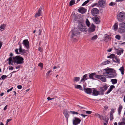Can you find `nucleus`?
Here are the masks:
<instances>
[{"mask_svg": "<svg viewBox=\"0 0 125 125\" xmlns=\"http://www.w3.org/2000/svg\"><path fill=\"white\" fill-rule=\"evenodd\" d=\"M125 13L124 11L120 12L117 16V19L119 21L122 22L125 20Z\"/></svg>", "mask_w": 125, "mask_h": 125, "instance_id": "2", "label": "nucleus"}, {"mask_svg": "<svg viewBox=\"0 0 125 125\" xmlns=\"http://www.w3.org/2000/svg\"><path fill=\"white\" fill-rule=\"evenodd\" d=\"M86 113L87 114H91L92 113V112L90 111H86Z\"/></svg>", "mask_w": 125, "mask_h": 125, "instance_id": "55", "label": "nucleus"}, {"mask_svg": "<svg viewBox=\"0 0 125 125\" xmlns=\"http://www.w3.org/2000/svg\"><path fill=\"white\" fill-rule=\"evenodd\" d=\"M111 58H115V55L114 54H112L110 55Z\"/></svg>", "mask_w": 125, "mask_h": 125, "instance_id": "50", "label": "nucleus"}, {"mask_svg": "<svg viewBox=\"0 0 125 125\" xmlns=\"http://www.w3.org/2000/svg\"><path fill=\"white\" fill-rule=\"evenodd\" d=\"M52 72V71L51 70L48 71L46 73V76H48L49 75H51L52 74L51 73Z\"/></svg>", "mask_w": 125, "mask_h": 125, "instance_id": "34", "label": "nucleus"}, {"mask_svg": "<svg viewBox=\"0 0 125 125\" xmlns=\"http://www.w3.org/2000/svg\"><path fill=\"white\" fill-rule=\"evenodd\" d=\"M110 35H108L105 37V40H110L111 39V37Z\"/></svg>", "mask_w": 125, "mask_h": 125, "instance_id": "35", "label": "nucleus"}, {"mask_svg": "<svg viewBox=\"0 0 125 125\" xmlns=\"http://www.w3.org/2000/svg\"><path fill=\"white\" fill-rule=\"evenodd\" d=\"M7 60H9V61L12 62V58L11 57H10Z\"/></svg>", "mask_w": 125, "mask_h": 125, "instance_id": "61", "label": "nucleus"}, {"mask_svg": "<svg viewBox=\"0 0 125 125\" xmlns=\"http://www.w3.org/2000/svg\"><path fill=\"white\" fill-rule=\"evenodd\" d=\"M106 4L105 0H100L98 1V7L104 8L106 6Z\"/></svg>", "mask_w": 125, "mask_h": 125, "instance_id": "5", "label": "nucleus"}, {"mask_svg": "<svg viewBox=\"0 0 125 125\" xmlns=\"http://www.w3.org/2000/svg\"><path fill=\"white\" fill-rule=\"evenodd\" d=\"M122 120L123 121L122 122L125 123V118H123Z\"/></svg>", "mask_w": 125, "mask_h": 125, "instance_id": "64", "label": "nucleus"}, {"mask_svg": "<svg viewBox=\"0 0 125 125\" xmlns=\"http://www.w3.org/2000/svg\"><path fill=\"white\" fill-rule=\"evenodd\" d=\"M110 120H113V119H114L113 115V114H110Z\"/></svg>", "mask_w": 125, "mask_h": 125, "instance_id": "46", "label": "nucleus"}, {"mask_svg": "<svg viewBox=\"0 0 125 125\" xmlns=\"http://www.w3.org/2000/svg\"><path fill=\"white\" fill-rule=\"evenodd\" d=\"M38 66L42 68L43 67V64L42 63L40 62L39 63Z\"/></svg>", "mask_w": 125, "mask_h": 125, "instance_id": "48", "label": "nucleus"}, {"mask_svg": "<svg viewBox=\"0 0 125 125\" xmlns=\"http://www.w3.org/2000/svg\"><path fill=\"white\" fill-rule=\"evenodd\" d=\"M108 106L107 105H106L104 107V109L106 110L108 109Z\"/></svg>", "mask_w": 125, "mask_h": 125, "instance_id": "57", "label": "nucleus"}, {"mask_svg": "<svg viewBox=\"0 0 125 125\" xmlns=\"http://www.w3.org/2000/svg\"><path fill=\"white\" fill-rule=\"evenodd\" d=\"M70 112L72 114H76L77 115L79 114V113L77 112H75L74 111H70Z\"/></svg>", "mask_w": 125, "mask_h": 125, "instance_id": "45", "label": "nucleus"}, {"mask_svg": "<svg viewBox=\"0 0 125 125\" xmlns=\"http://www.w3.org/2000/svg\"><path fill=\"white\" fill-rule=\"evenodd\" d=\"M115 112V110L113 109H111V111L110 112V114H112Z\"/></svg>", "mask_w": 125, "mask_h": 125, "instance_id": "52", "label": "nucleus"}, {"mask_svg": "<svg viewBox=\"0 0 125 125\" xmlns=\"http://www.w3.org/2000/svg\"><path fill=\"white\" fill-rule=\"evenodd\" d=\"M103 76V75H102L99 74V75H95V77L96 78H97L100 80V79H101V77H102Z\"/></svg>", "mask_w": 125, "mask_h": 125, "instance_id": "30", "label": "nucleus"}, {"mask_svg": "<svg viewBox=\"0 0 125 125\" xmlns=\"http://www.w3.org/2000/svg\"><path fill=\"white\" fill-rule=\"evenodd\" d=\"M122 108L123 107L122 105H120L119 108H118V113L119 115H120L121 114V111Z\"/></svg>", "mask_w": 125, "mask_h": 125, "instance_id": "23", "label": "nucleus"}, {"mask_svg": "<svg viewBox=\"0 0 125 125\" xmlns=\"http://www.w3.org/2000/svg\"><path fill=\"white\" fill-rule=\"evenodd\" d=\"M74 81L76 82L79 81L80 79V78L79 77H74Z\"/></svg>", "mask_w": 125, "mask_h": 125, "instance_id": "38", "label": "nucleus"}, {"mask_svg": "<svg viewBox=\"0 0 125 125\" xmlns=\"http://www.w3.org/2000/svg\"><path fill=\"white\" fill-rule=\"evenodd\" d=\"M112 83L113 84H114L117 83V80L116 79H112L111 80Z\"/></svg>", "mask_w": 125, "mask_h": 125, "instance_id": "26", "label": "nucleus"}, {"mask_svg": "<svg viewBox=\"0 0 125 125\" xmlns=\"http://www.w3.org/2000/svg\"><path fill=\"white\" fill-rule=\"evenodd\" d=\"M19 50V52H20L22 53L23 54L26 53V50L24 49H21V48Z\"/></svg>", "mask_w": 125, "mask_h": 125, "instance_id": "37", "label": "nucleus"}, {"mask_svg": "<svg viewBox=\"0 0 125 125\" xmlns=\"http://www.w3.org/2000/svg\"><path fill=\"white\" fill-rule=\"evenodd\" d=\"M86 23L88 26L89 27L90 25V23L88 19H87L86 21Z\"/></svg>", "mask_w": 125, "mask_h": 125, "instance_id": "43", "label": "nucleus"}, {"mask_svg": "<svg viewBox=\"0 0 125 125\" xmlns=\"http://www.w3.org/2000/svg\"><path fill=\"white\" fill-rule=\"evenodd\" d=\"M115 88V86L113 85H111L110 88L108 89V90L106 93V94H107L109 93L111 91L113 90V88Z\"/></svg>", "mask_w": 125, "mask_h": 125, "instance_id": "16", "label": "nucleus"}, {"mask_svg": "<svg viewBox=\"0 0 125 125\" xmlns=\"http://www.w3.org/2000/svg\"><path fill=\"white\" fill-rule=\"evenodd\" d=\"M119 26L120 27H125V25L124 22H122L119 24Z\"/></svg>", "mask_w": 125, "mask_h": 125, "instance_id": "40", "label": "nucleus"}, {"mask_svg": "<svg viewBox=\"0 0 125 125\" xmlns=\"http://www.w3.org/2000/svg\"><path fill=\"white\" fill-rule=\"evenodd\" d=\"M95 26L94 24H92L91 27L89 29V31L90 32L94 31L95 30Z\"/></svg>", "mask_w": 125, "mask_h": 125, "instance_id": "14", "label": "nucleus"}, {"mask_svg": "<svg viewBox=\"0 0 125 125\" xmlns=\"http://www.w3.org/2000/svg\"><path fill=\"white\" fill-rule=\"evenodd\" d=\"M78 10L79 12L82 14L85 13L86 11V10L83 7L79 8Z\"/></svg>", "mask_w": 125, "mask_h": 125, "instance_id": "11", "label": "nucleus"}, {"mask_svg": "<svg viewBox=\"0 0 125 125\" xmlns=\"http://www.w3.org/2000/svg\"><path fill=\"white\" fill-rule=\"evenodd\" d=\"M125 123L122 122L118 123V124L119 125H125Z\"/></svg>", "mask_w": 125, "mask_h": 125, "instance_id": "53", "label": "nucleus"}, {"mask_svg": "<svg viewBox=\"0 0 125 125\" xmlns=\"http://www.w3.org/2000/svg\"><path fill=\"white\" fill-rule=\"evenodd\" d=\"M75 88L77 89H79L80 90H82L83 88L80 85H77Z\"/></svg>", "mask_w": 125, "mask_h": 125, "instance_id": "36", "label": "nucleus"}, {"mask_svg": "<svg viewBox=\"0 0 125 125\" xmlns=\"http://www.w3.org/2000/svg\"><path fill=\"white\" fill-rule=\"evenodd\" d=\"M116 76V74L115 73H114L112 74L109 75L108 76L106 77L107 78H113Z\"/></svg>", "mask_w": 125, "mask_h": 125, "instance_id": "20", "label": "nucleus"}, {"mask_svg": "<svg viewBox=\"0 0 125 125\" xmlns=\"http://www.w3.org/2000/svg\"><path fill=\"white\" fill-rule=\"evenodd\" d=\"M89 0H87V1H85L83 3V4L82 5V6L85 5L86 4L88 3L89 2Z\"/></svg>", "mask_w": 125, "mask_h": 125, "instance_id": "42", "label": "nucleus"}, {"mask_svg": "<svg viewBox=\"0 0 125 125\" xmlns=\"http://www.w3.org/2000/svg\"><path fill=\"white\" fill-rule=\"evenodd\" d=\"M115 38L118 40H119L121 38L120 36L119 35H116L115 37Z\"/></svg>", "mask_w": 125, "mask_h": 125, "instance_id": "44", "label": "nucleus"}, {"mask_svg": "<svg viewBox=\"0 0 125 125\" xmlns=\"http://www.w3.org/2000/svg\"><path fill=\"white\" fill-rule=\"evenodd\" d=\"M96 74L95 73H93L89 74V77L90 79L93 80H94V79L93 78L94 75H96Z\"/></svg>", "mask_w": 125, "mask_h": 125, "instance_id": "22", "label": "nucleus"}, {"mask_svg": "<svg viewBox=\"0 0 125 125\" xmlns=\"http://www.w3.org/2000/svg\"><path fill=\"white\" fill-rule=\"evenodd\" d=\"M100 91H98L96 89H94L93 92V95L94 96H97L99 95L100 92Z\"/></svg>", "mask_w": 125, "mask_h": 125, "instance_id": "15", "label": "nucleus"}, {"mask_svg": "<svg viewBox=\"0 0 125 125\" xmlns=\"http://www.w3.org/2000/svg\"><path fill=\"white\" fill-rule=\"evenodd\" d=\"M78 27L80 31L85 32L87 31V30H86V27L85 26V25H83L82 22H80L79 23Z\"/></svg>", "mask_w": 125, "mask_h": 125, "instance_id": "3", "label": "nucleus"}, {"mask_svg": "<svg viewBox=\"0 0 125 125\" xmlns=\"http://www.w3.org/2000/svg\"><path fill=\"white\" fill-rule=\"evenodd\" d=\"M72 34L71 36V37L72 38H73L74 36L79 35L80 34L81 32L78 28L77 29L72 31Z\"/></svg>", "mask_w": 125, "mask_h": 125, "instance_id": "6", "label": "nucleus"}, {"mask_svg": "<svg viewBox=\"0 0 125 125\" xmlns=\"http://www.w3.org/2000/svg\"><path fill=\"white\" fill-rule=\"evenodd\" d=\"M124 68L122 66L120 68L119 70L121 72V74L123 75L124 74Z\"/></svg>", "mask_w": 125, "mask_h": 125, "instance_id": "27", "label": "nucleus"}, {"mask_svg": "<svg viewBox=\"0 0 125 125\" xmlns=\"http://www.w3.org/2000/svg\"><path fill=\"white\" fill-rule=\"evenodd\" d=\"M14 60V63H16L17 64L23 63L24 62V59L23 58L19 56H17L15 57H13Z\"/></svg>", "mask_w": 125, "mask_h": 125, "instance_id": "1", "label": "nucleus"}, {"mask_svg": "<svg viewBox=\"0 0 125 125\" xmlns=\"http://www.w3.org/2000/svg\"><path fill=\"white\" fill-rule=\"evenodd\" d=\"M99 10L96 8H94L93 9L91 10V13L93 16H95V15L99 13Z\"/></svg>", "mask_w": 125, "mask_h": 125, "instance_id": "9", "label": "nucleus"}, {"mask_svg": "<svg viewBox=\"0 0 125 125\" xmlns=\"http://www.w3.org/2000/svg\"><path fill=\"white\" fill-rule=\"evenodd\" d=\"M75 1L74 0H71L69 3V5L72 6L75 3Z\"/></svg>", "mask_w": 125, "mask_h": 125, "instance_id": "31", "label": "nucleus"}, {"mask_svg": "<svg viewBox=\"0 0 125 125\" xmlns=\"http://www.w3.org/2000/svg\"><path fill=\"white\" fill-rule=\"evenodd\" d=\"M101 81L103 82H105L106 81V79L105 77H101L100 79Z\"/></svg>", "mask_w": 125, "mask_h": 125, "instance_id": "28", "label": "nucleus"}, {"mask_svg": "<svg viewBox=\"0 0 125 125\" xmlns=\"http://www.w3.org/2000/svg\"><path fill=\"white\" fill-rule=\"evenodd\" d=\"M7 77V76H6V75H2L1 76V78H2V80H4Z\"/></svg>", "mask_w": 125, "mask_h": 125, "instance_id": "47", "label": "nucleus"}, {"mask_svg": "<svg viewBox=\"0 0 125 125\" xmlns=\"http://www.w3.org/2000/svg\"><path fill=\"white\" fill-rule=\"evenodd\" d=\"M11 119H7V121L6 124L7 123H8L10 121H11Z\"/></svg>", "mask_w": 125, "mask_h": 125, "instance_id": "63", "label": "nucleus"}, {"mask_svg": "<svg viewBox=\"0 0 125 125\" xmlns=\"http://www.w3.org/2000/svg\"><path fill=\"white\" fill-rule=\"evenodd\" d=\"M18 49H16L15 50V51L16 52V54H20V53H19L18 52Z\"/></svg>", "mask_w": 125, "mask_h": 125, "instance_id": "59", "label": "nucleus"}, {"mask_svg": "<svg viewBox=\"0 0 125 125\" xmlns=\"http://www.w3.org/2000/svg\"><path fill=\"white\" fill-rule=\"evenodd\" d=\"M60 67L59 65L57 66H54L53 67V69H54L57 68H59Z\"/></svg>", "mask_w": 125, "mask_h": 125, "instance_id": "56", "label": "nucleus"}, {"mask_svg": "<svg viewBox=\"0 0 125 125\" xmlns=\"http://www.w3.org/2000/svg\"><path fill=\"white\" fill-rule=\"evenodd\" d=\"M17 88L19 89H21L22 88V86L21 85H18L17 86Z\"/></svg>", "mask_w": 125, "mask_h": 125, "instance_id": "58", "label": "nucleus"}, {"mask_svg": "<svg viewBox=\"0 0 125 125\" xmlns=\"http://www.w3.org/2000/svg\"><path fill=\"white\" fill-rule=\"evenodd\" d=\"M93 20L94 21L96 24H97L98 23L100 22V20H99V18H95V19H94Z\"/></svg>", "mask_w": 125, "mask_h": 125, "instance_id": "25", "label": "nucleus"}, {"mask_svg": "<svg viewBox=\"0 0 125 125\" xmlns=\"http://www.w3.org/2000/svg\"><path fill=\"white\" fill-rule=\"evenodd\" d=\"M115 3L113 2H111L109 4V5L111 6H113L115 5Z\"/></svg>", "mask_w": 125, "mask_h": 125, "instance_id": "49", "label": "nucleus"}, {"mask_svg": "<svg viewBox=\"0 0 125 125\" xmlns=\"http://www.w3.org/2000/svg\"><path fill=\"white\" fill-rule=\"evenodd\" d=\"M119 32L120 33H122L125 32V27H120L118 29Z\"/></svg>", "mask_w": 125, "mask_h": 125, "instance_id": "17", "label": "nucleus"}, {"mask_svg": "<svg viewBox=\"0 0 125 125\" xmlns=\"http://www.w3.org/2000/svg\"><path fill=\"white\" fill-rule=\"evenodd\" d=\"M6 26V25L5 24H3L0 26V28L1 30H1V31H3L4 30V28Z\"/></svg>", "mask_w": 125, "mask_h": 125, "instance_id": "32", "label": "nucleus"}, {"mask_svg": "<svg viewBox=\"0 0 125 125\" xmlns=\"http://www.w3.org/2000/svg\"><path fill=\"white\" fill-rule=\"evenodd\" d=\"M41 11L40 10H39L38 13H36L35 14V17H37L38 16H40L41 15Z\"/></svg>", "mask_w": 125, "mask_h": 125, "instance_id": "24", "label": "nucleus"}, {"mask_svg": "<svg viewBox=\"0 0 125 125\" xmlns=\"http://www.w3.org/2000/svg\"><path fill=\"white\" fill-rule=\"evenodd\" d=\"M95 115L96 116H98V118L100 119L101 120H104V117L102 115L99 114H95Z\"/></svg>", "mask_w": 125, "mask_h": 125, "instance_id": "21", "label": "nucleus"}, {"mask_svg": "<svg viewBox=\"0 0 125 125\" xmlns=\"http://www.w3.org/2000/svg\"><path fill=\"white\" fill-rule=\"evenodd\" d=\"M110 60H108L107 61H105L101 63V65H105L108 64L110 63Z\"/></svg>", "mask_w": 125, "mask_h": 125, "instance_id": "18", "label": "nucleus"}, {"mask_svg": "<svg viewBox=\"0 0 125 125\" xmlns=\"http://www.w3.org/2000/svg\"><path fill=\"white\" fill-rule=\"evenodd\" d=\"M73 124L74 125H77L79 124L81 121V120L77 117H74L73 120Z\"/></svg>", "mask_w": 125, "mask_h": 125, "instance_id": "7", "label": "nucleus"}, {"mask_svg": "<svg viewBox=\"0 0 125 125\" xmlns=\"http://www.w3.org/2000/svg\"><path fill=\"white\" fill-rule=\"evenodd\" d=\"M113 69L112 68H107L105 69L104 70L105 71L106 73L107 74H109L113 73Z\"/></svg>", "mask_w": 125, "mask_h": 125, "instance_id": "13", "label": "nucleus"}, {"mask_svg": "<svg viewBox=\"0 0 125 125\" xmlns=\"http://www.w3.org/2000/svg\"><path fill=\"white\" fill-rule=\"evenodd\" d=\"M124 51V50H119L117 52V53L118 55H121L122 53Z\"/></svg>", "mask_w": 125, "mask_h": 125, "instance_id": "29", "label": "nucleus"}, {"mask_svg": "<svg viewBox=\"0 0 125 125\" xmlns=\"http://www.w3.org/2000/svg\"><path fill=\"white\" fill-rule=\"evenodd\" d=\"M13 87H12L10 89H8L7 90V92L8 93L10 91H11L12 89H13Z\"/></svg>", "mask_w": 125, "mask_h": 125, "instance_id": "60", "label": "nucleus"}, {"mask_svg": "<svg viewBox=\"0 0 125 125\" xmlns=\"http://www.w3.org/2000/svg\"><path fill=\"white\" fill-rule=\"evenodd\" d=\"M88 76V74H86L84 75L83 76V78L81 80L80 82H82L83 81H84L85 80H87V79L86 78V77Z\"/></svg>", "mask_w": 125, "mask_h": 125, "instance_id": "19", "label": "nucleus"}, {"mask_svg": "<svg viewBox=\"0 0 125 125\" xmlns=\"http://www.w3.org/2000/svg\"><path fill=\"white\" fill-rule=\"evenodd\" d=\"M84 89L85 92L88 94H90L92 93V90L91 88H84Z\"/></svg>", "mask_w": 125, "mask_h": 125, "instance_id": "12", "label": "nucleus"}, {"mask_svg": "<svg viewBox=\"0 0 125 125\" xmlns=\"http://www.w3.org/2000/svg\"><path fill=\"white\" fill-rule=\"evenodd\" d=\"M98 2L97 3H94L92 4V7H93L94 6H98Z\"/></svg>", "mask_w": 125, "mask_h": 125, "instance_id": "51", "label": "nucleus"}, {"mask_svg": "<svg viewBox=\"0 0 125 125\" xmlns=\"http://www.w3.org/2000/svg\"><path fill=\"white\" fill-rule=\"evenodd\" d=\"M38 32H39V35H40L41 34V33L42 32V30L41 29H39Z\"/></svg>", "mask_w": 125, "mask_h": 125, "instance_id": "54", "label": "nucleus"}, {"mask_svg": "<svg viewBox=\"0 0 125 125\" xmlns=\"http://www.w3.org/2000/svg\"><path fill=\"white\" fill-rule=\"evenodd\" d=\"M109 86L107 84H105L103 86V87H100L101 89L100 91L99 95H102L104 94V92L106 91L107 89Z\"/></svg>", "mask_w": 125, "mask_h": 125, "instance_id": "4", "label": "nucleus"}, {"mask_svg": "<svg viewBox=\"0 0 125 125\" xmlns=\"http://www.w3.org/2000/svg\"><path fill=\"white\" fill-rule=\"evenodd\" d=\"M70 112L67 109L64 110L63 111V114L65 116L67 120L68 119L69 117V115L68 114Z\"/></svg>", "mask_w": 125, "mask_h": 125, "instance_id": "10", "label": "nucleus"}, {"mask_svg": "<svg viewBox=\"0 0 125 125\" xmlns=\"http://www.w3.org/2000/svg\"><path fill=\"white\" fill-rule=\"evenodd\" d=\"M22 44L24 45L25 47L27 49H28L29 48V42L27 40H24L23 41Z\"/></svg>", "mask_w": 125, "mask_h": 125, "instance_id": "8", "label": "nucleus"}, {"mask_svg": "<svg viewBox=\"0 0 125 125\" xmlns=\"http://www.w3.org/2000/svg\"><path fill=\"white\" fill-rule=\"evenodd\" d=\"M113 28L115 31L117 30L118 29V24L116 23L114 25Z\"/></svg>", "mask_w": 125, "mask_h": 125, "instance_id": "33", "label": "nucleus"}, {"mask_svg": "<svg viewBox=\"0 0 125 125\" xmlns=\"http://www.w3.org/2000/svg\"><path fill=\"white\" fill-rule=\"evenodd\" d=\"M116 60V63H118V64L120 63V60L119 58H118L116 57L115 58Z\"/></svg>", "mask_w": 125, "mask_h": 125, "instance_id": "41", "label": "nucleus"}, {"mask_svg": "<svg viewBox=\"0 0 125 125\" xmlns=\"http://www.w3.org/2000/svg\"><path fill=\"white\" fill-rule=\"evenodd\" d=\"M9 69L10 70H13V67L12 66H10Z\"/></svg>", "mask_w": 125, "mask_h": 125, "instance_id": "62", "label": "nucleus"}, {"mask_svg": "<svg viewBox=\"0 0 125 125\" xmlns=\"http://www.w3.org/2000/svg\"><path fill=\"white\" fill-rule=\"evenodd\" d=\"M98 37V36L97 35H95L92 38L91 40H95Z\"/></svg>", "mask_w": 125, "mask_h": 125, "instance_id": "39", "label": "nucleus"}]
</instances>
